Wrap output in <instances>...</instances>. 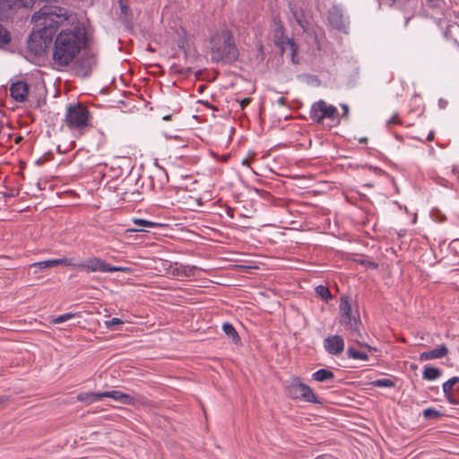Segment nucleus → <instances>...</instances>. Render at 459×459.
<instances>
[{
    "label": "nucleus",
    "instance_id": "1",
    "mask_svg": "<svg viewBox=\"0 0 459 459\" xmlns=\"http://www.w3.org/2000/svg\"><path fill=\"white\" fill-rule=\"evenodd\" d=\"M31 22L28 48L35 55L44 52L56 35L51 60L56 70L71 65L89 45L85 22L64 7L45 4L32 15Z\"/></svg>",
    "mask_w": 459,
    "mask_h": 459
},
{
    "label": "nucleus",
    "instance_id": "2",
    "mask_svg": "<svg viewBox=\"0 0 459 459\" xmlns=\"http://www.w3.org/2000/svg\"><path fill=\"white\" fill-rule=\"evenodd\" d=\"M211 58L213 62L231 63L237 60L238 50L233 35L227 29L215 32L210 39Z\"/></svg>",
    "mask_w": 459,
    "mask_h": 459
},
{
    "label": "nucleus",
    "instance_id": "3",
    "mask_svg": "<svg viewBox=\"0 0 459 459\" xmlns=\"http://www.w3.org/2000/svg\"><path fill=\"white\" fill-rule=\"evenodd\" d=\"M89 121L90 112L83 104H71L66 108L65 124L70 130L82 134L90 126Z\"/></svg>",
    "mask_w": 459,
    "mask_h": 459
},
{
    "label": "nucleus",
    "instance_id": "4",
    "mask_svg": "<svg viewBox=\"0 0 459 459\" xmlns=\"http://www.w3.org/2000/svg\"><path fill=\"white\" fill-rule=\"evenodd\" d=\"M287 392L289 396L292 399H300L313 403H318L312 389L307 385L302 383L300 378L298 377H291L290 382L287 386Z\"/></svg>",
    "mask_w": 459,
    "mask_h": 459
},
{
    "label": "nucleus",
    "instance_id": "5",
    "mask_svg": "<svg viewBox=\"0 0 459 459\" xmlns=\"http://www.w3.org/2000/svg\"><path fill=\"white\" fill-rule=\"evenodd\" d=\"M309 116L314 122L322 124L325 118L335 119L338 110L334 106L327 105L324 100H318L312 105Z\"/></svg>",
    "mask_w": 459,
    "mask_h": 459
},
{
    "label": "nucleus",
    "instance_id": "6",
    "mask_svg": "<svg viewBox=\"0 0 459 459\" xmlns=\"http://www.w3.org/2000/svg\"><path fill=\"white\" fill-rule=\"evenodd\" d=\"M70 266L87 273H108V270H110V264L99 257H91L80 264L72 262Z\"/></svg>",
    "mask_w": 459,
    "mask_h": 459
},
{
    "label": "nucleus",
    "instance_id": "7",
    "mask_svg": "<svg viewBox=\"0 0 459 459\" xmlns=\"http://www.w3.org/2000/svg\"><path fill=\"white\" fill-rule=\"evenodd\" d=\"M340 324L351 333L352 337H360V329L362 326L359 316L357 312L355 315H349L346 316H340Z\"/></svg>",
    "mask_w": 459,
    "mask_h": 459
},
{
    "label": "nucleus",
    "instance_id": "8",
    "mask_svg": "<svg viewBox=\"0 0 459 459\" xmlns=\"http://www.w3.org/2000/svg\"><path fill=\"white\" fill-rule=\"evenodd\" d=\"M324 348L330 355L338 356L344 351V339L339 334L330 335L324 340Z\"/></svg>",
    "mask_w": 459,
    "mask_h": 459
},
{
    "label": "nucleus",
    "instance_id": "9",
    "mask_svg": "<svg viewBox=\"0 0 459 459\" xmlns=\"http://www.w3.org/2000/svg\"><path fill=\"white\" fill-rule=\"evenodd\" d=\"M29 92L30 87L24 81H16L10 86V96L17 102H24Z\"/></svg>",
    "mask_w": 459,
    "mask_h": 459
},
{
    "label": "nucleus",
    "instance_id": "10",
    "mask_svg": "<svg viewBox=\"0 0 459 459\" xmlns=\"http://www.w3.org/2000/svg\"><path fill=\"white\" fill-rule=\"evenodd\" d=\"M102 398H111L122 404L134 405L135 398L128 394L122 393L120 391H108L101 393Z\"/></svg>",
    "mask_w": 459,
    "mask_h": 459
},
{
    "label": "nucleus",
    "instance_id": "11",
    "mask_svg": "<svg viewBox=\"0 0 459 459\" xmlns=\"http://www.w3.org/2000/svg\"><path fill=\"white\" fill-rule=\"evenodd\" d=\"M72 258L63 257L58 259H51V260H46L41 261L38 263H34L30 264L31 268L37 267L40 270H45L48 268H51L57 265H65V266H70L72 265Z\"/></svg>",
    "mask_w": 459,
    "mask_h": 459
},
{
    "label": "nucleus",
    "instance_id": "12",
    "mask_svg": "<svg viewBox=\"0 0 459 459\" xmlns=\"http://www.w3.org/2000/svg\"><path fill=\"white\" fill-rule=\"evenodd\" d=\"M448 349L446 345L442 344L434 350L429 351H424L420 355V361H426L430 359H441L447 355Z\"/></svg>",
    "mask_w": 459,
    "mask_h": 459
},
{
    "label": "nucleus",
    "instance_id": "13",
    "mask_svg": "<svg viewBox=\"0 0 459 459\" xmlns=\"http://www.w3.org/2000/svg\"><path fill=\"white\" fill-rule=\"evenodd\" d=\"M330 23L339 30H345L347 27L346 19L338 10H333L329 13Z\"/></svg>",
    "mask_w": 459,
    "mask_h": 459
},
{
    "label": "nucleus",
    "instance_id": "14",
    "mask_svg": "<svg viewBox=\"0 0 459 459\" xmlns=\"http://www.w3.org/2000/svg\"><path fill=\"white\" fill-rule=\"evenodd\" d=\"M102 399L101 393H80L76 396V400L78 402H82L86 403L87 405L91 404L95 402L100 401Z\"/></svg>",
    "mask_w": 459,
    "mask_h": 459
},
{
    "label": "nucleus",
    "instance_id": "15",
    "mask_svg": "<svg viewBox=\"0 0 459 459\" xmlns=\"http://www.w3.org/2000/svg\"><path fill=\"white\" fill-rule=\"evenodd\" d=\"M334 375L331 370L321 368L312 374V379L316 382H325L333 380Z\"/></svg>",
    "mask_w": 459,
    "mask_h": 459
},
{
    "label": "nucleus",
    "instance_id": "16",
    "mask_svg": "<svg viewBox=\"0 0 459 459\" xmlns=\"http://www.w3.org/2000/svg\"><path fill=\"white\" fill-rule=\"evenodd\" d=\"M340 316H346L349 315H355L352 312L351 303L350 298L342 297L340 300Z\"/></svg>",
    "mask_w": 459,
    "mask_h": 459
},
{
    "label": "nucleus",
    "instance_id": "17",
    "mask_svg": "<svg viewBox=\"0 0 459 459\" xmlns=\"http://www.w3.org/2000/svg\"><path fill=\"white\" fill-rule=\"evenodd\" d=\"M222 330L226 335L232 339L233 342L238 343L240 341V337L237 333L236 329L230 323H224L222 325Z\"/></svg>",
    "mask_w": 459,
    "mask_h": 459
},
{
    "label": "nucleus",
    "instance_id": "18",
    "mask_svg": "<svg viewBox=\"0 0 459 459\" xmlns=\"http://www.w3.org/2000/svg\"><path fill=\"white\" fill-rule=\"evenodd\" d=\"M442 372L439 368L434 367H425L422 377L426 380H435L441 376Z\"/></svg>",
    "mask_w": 459,
    "mask_h": 459
},
{
    "label": "nucleus",
    "instance_id": "19",
    "mask_svg": "<svg viewBox=\"0 0 459 459\" xmlns=\"http://www.w3.org/2000/svg\"><path fill=\"white\" fill-rule=\"evenodd\" d=\"M347 356L348 358L353 359H360V360H368V355L366 351H359L356 350L353 346H350L347 350Z\"/></svg>",
    "mask_w": 459,
    "mask_h": 459
},
{
    "label": "nucleus",
    "instance_id": "20",
    "mask_svg": "<svg viewBox=\"0 0 459 459\" xmlns=\"http://www.w3.org/2000/svg\"><path fill=\"white\" fill-rule=\"evenodd\" d=\"M281 49H282V52L288 53L289 55H290L292 57V61L294 62V56L297 52V46H296L294 40L288 39L286 40V42L282 43Z\"/></svg>",
    "mask_w": 459,
    "mask_h": 459
},
{
    "label": "nucleus",
    "instance_id": "21",
    "mask_svg": "<svg viewBox=\"0 0 459 459\" xmlns=\"http://www.w3.org/2000/svg\"><path fill=\"white\" fill-rule=\"evenodd\" d=\"M316 294L321 297L325 301H328L332 299V294L329 289L325 286L319 285L316 288Z\"/></svg>",
    "mask_w": 459,
    "mask_h": 459
},
{
    "label": "nucleus",
    "instance_id": "22",
    "mask_svg": "<svg viewBox=\"0 0 459 459\" xmlns=\"http://www.w3.org/2000/svg\"><path fill=\"white\" fill-rule=\"evenodd\" d=\"M422 415L424 417V419L426 420H431V419H438L442 416V413L436 410V409H433V408H428V409H425L423 411H422Z\"/></svg>",
    "mask_w": 459,
    "mask_h": 459
},
{
    "label": "nucleus",
    "instance_id": "23",
    "mask_svg": "<svg viewBox=\"0 0 459 459\" xmlns=\"http://www.w3.org/2000/svg\"><path fill=\"white\" fill-rule=\"evenodd\" d=\"M11 40V37L5 28L0 25V47L7 45Z\"/></svg>",
    "mask_w": 459,
    "mask_h": 459
},
{
    "label": "nucleus",
    "instance_id": "24",
    "mask_svg": "<svg viewBox=\"0 0 459 459\" xmlns=\"http://www.w3.org/2000/svg\"><path fill=\"white\" fill-rule=\"evenodd\" d=\"M74 316H75V315L73 313H65V314L60 315V316L53 318L51 320V323L55 324V325L62 324L64 322H66V321L74 318Z\"/></svg>",
    "mask_w": 459,
    "mask_h": 459
},
{
    "label": "nucleus",
    "instance_id": "25",
    "mask_svg": "<svg viewBox=\"0 0 459 459\" xmlns=\"http://www.w3.org/2000/svg\"><path fill=\"white\" fill-rule=\"evenodd\" d=\"M372 385L377 387H393L394 383L388 378H381L372 382Z\"/></svg>",
    "mask_w": 459,
    "mask_h": 459
},
{
    "label": "nucleus",
    "instance_id": "26",
    "mask_svg": "<svg viewBox=\"0 0 459 459\" xmlns=\"http://www.w3.org/2000/svg\"><path fill=\"white\" fill-rule=\"evenodd\" d=\"M134 223L139 227H143V228H155L158 226V223L152 222L151 221L143 220V219H135V220H134Z\"/></svg>",
    "mask_w": 459,
    "mask_h": 459
},
{
    "label": "nucleus",
    "instance_id": "27",
    "mask_svg": "<svg viewBox=\"0 0 459 459\" xmlns=\"http://www.w3.org/2000/svg\"><path fill=\"white\" fill-rule=\"evenodd\" d=\"M122 324H124V322L117 317H113L110 320L105 322L106 326L109 329H113L115 325Z\"/></svg>",
    "mask_w": 459,
    "mask_h": 459
},
{
    "label": "nucleus",
    "instance_id": "28",
    "mask_svg": "<svg viewBox=\"0 0 459 459\" xmlns=\"http://www.w3.org/2000/svg\"><path fill=\"white\" fill-rule=\"evenodd\" d=\"M401 124V120L397 114H394L387 122L386 127L391 129L394 125Z\"/></svg>",
    "mask_w": 459,
    "mask_h": 459
},
{
    "label": "nucleus",
    "instance_id": "29",
    "mask_svg": "<svg viewBox=\"0 0 459 459\" xmlns=\"http://www.w3.org/2000/svg\"><path fill=\"white\" fill-rule=\"evenodd\" d=\"M359 264L364 265L366 268L377 269L378 267V264L369 260H360Z\"/></svg>",
    "mask_w": 459,
    "mask_h": 459
},
{
    "label": "nucleus",
    "instance_id": "30",
    "mask_svg": "<svg viewBox=\"0 0 459 459\" xmlns=\"http://www.w3.org/2000/svg\"><path fill=\"white\" fill-rule=\"evenodd\" d=\"M114 272L130 273L131 269L128 267L113 266L110 264V270H108V273H114Z\"/></svg>",
    "mask_w": 459,
    "mask_h": 459
},
{
    "label": "nucleus",
    "instance_id": "31",
    "mask_svg": "<svg viewBox=\"0 0 459 459\" xmlns=\"http://www.w3.org/2000/svg\"><path fill=\"white\" fill-rule=\"evenodd\" d=\"M447 33L450 35H457L459 36V25L457 24H451L447 28Z\"/></svg>",
    "mask_w": 459,
    "mask_h": 459
},
{
    "label": "nucleus",
    "instance_id": "32",
    "mask_svg": "<svg viewBox=\"0 0 459 459\" xmlns=\"http://www.w3.org/2000/svg\"><path fill=\"white\" fill-rule=\"evenodd\" d=\"M354 342L361 348H364L365 350H367L368 351L371 352V351H376V348H373L371 347L370 345H368V343L364 342H360L359 341L358 339H354Z\"/></svg>",
    "mask_w": 459,
    "mask_h": 459
},
{
    "label": "nucleus",
    "instance_id": "33",
    "mask_svg": "<svg viewBox=\"0 0 459 459\" xmlns=\"http://www.w3.org/2000/svg\"><path fill=\"white\" fill-rule=\"evenodd\" d=\"M454 385L447 380L443 384V392L446 394L452 393Z\"/></svg>",
    "mask_w": 459,
    "mask_h": 459
},
{
    "label": "nucleus",
    "instance_id": "34",
    "mask_svg": "<svg viewBox=\"0 0 459 459\" xmlns=\"http://www.w3.org/2000/svg\"><path fill=\"white\" fill-rule=\"evenodd\" d=\"M120 8H121V12L123 14H125V15L129 14L130 8L126 4H125L122 0H120Z\"/></svg>",
    "mask_w": 459,
    "mask_h": 459
},
{
    "label": "nucleus",
    "instance_id": "35",
    "mask_svg": "<svg viewBox=\"0 0 459 459\" xmlns=\"http://www.w3.org/2000/svg\"><path fill=\"white\" fill-rule=\"evenodd\" d=\"M251 102V98H245L239 102L241 109H244Z\"/></svg>",
    "mask_w": 459,
    "mask_h": 459
},
{
    "label": "nucleus",
    "instance_id": "36",
    "mask_svg": "<svg viewBox=\"0 0 459 459\" xmlns=\"http://www.w3.org/2000/svg\"><path fill=\"white\" fill-rule=\"evenodd\" d=\"M446 400L448 401L449 403H452V404H455L457 403L455 399L454 398L452 393L448 394H446L445 395Z\"/></svg>",
    "mask_w": 459,
    "mask_h": 459
},
{
    "label": "nucleus",
    "instance_id": "37",
    "mask_svg": "<svg viewBox=\"0 0 459 459\" xmlns=\"http://www.w3.org/2000/svg\"><path fill=\"white\" fill-rule=\"evenodd\" d=\"M342 110H343L342 117H348V114H349V107H348V105H346V104H342Z\"/></svg>",
    "mask_w": 459,
    "mask_h": 459
},
{
    "label": "nucleus",
    "instance_id": "38",
    "mask_svg": "<svg viewBox=\"0 0 459 459\" xmlns=\"http://www.w3.org/2000/svg\"><path fill=\"white\" fill-rule=\"evenodd\" d=\"M286 99L284 97H280L278 100H277V104L280 105V106H285L286 105Z\"/></svg>",
    "mask_w": 459,
    "mask_h": 459
},
{
    "label": "nucleus",
    "instance_id": "39",
    "mask_svg": "<svg viewBox=\"0 0 459 459\" xmlns=\"http://www.w3.org/2000/svg\"><path fill=\"white\" fill-rule=\"evenodd\" d=\"M449 382L455 386L456 384L459 383V377H454L449 379Z\"/></svg>",
    "mask_w": 459,
    "mask_h": 459
},
{
    "label": "nucleus",
    "instance_id": "40",
    "mask_svg": "<svg viewBox=\"0 0 459 459\" xmlns=\"http://www.w3.org/2000/svg\"><path fill=\"white\" fill-rule=\"evenodd\" d=\"M434 137H435V133H434V131H431L429 133V134L427 136V141L431 142L434 140Z\"/></svg>",
    "mask_w": 459,
    "mask_h": 459
},
{
    "label": "nucleus",
    "instance_id": "41",
    "mask_svg": "<svg viewBox=\"0 0 459 459\" xmlns=\"http://www.w3.org/2000/svg\"><path fill=\"white\" fill-rule=\"evenodd\" d=\"M6 401L7 400L4 397H0V410L4 408Z\"/></svg>",
    "mask_w": 459,
    "mask_h": 459
},
{
    "label": "nucleus",
    "instance_id": "42",
    "mask_svg": "<svg viewBox=\"0 0 459 459\" xmlns=\"http://www.w3.org/2000/svg\"><path fill=\"white\" fill-rule=\"evenodd\" d=\"M438 1H439V0H427V2H428L429 4H432L433 6L437 5V2H438Z\"/></svg>",
    "mask_w": 459,
    "mask_h": 459
},
{
    "label": "nucleus",
    "instance_id": "43",
    "mask_svg": "<svg viewBox=\"0 0 459 459\" xmlns=\"http://www.w3.org/2000/svg\"><path fill=\"white\" fill-rule=\"evenodd\" d=\"M439 105H440L441 108H445L446 105V101H444V100H439Z\"/></svg>",
    "mask_w": 459,
    "mask_h": 459
},
{
    "label": "nucleus",
    "instance_id": "44",
    "mask_svg": "<svg viewBox=\"0 0 459 459\" xmlns=\"http://www.w3.org/2000/svg\"><path fill=\"white\" fill-rule=\"evenodd\" d=\"M243 165L249 166V161L247 160H243Z\"/></svg>",
    "mask_w": 459,
    "mask_h": 459
},
{
    "label": "nucleus",
    "instance_id": "45",
    "mask_svg": "<svg viewBox=\"0 0 459 459\" xmlns=\"http://www.w3.org/2000/svg\"><path fill=\"white\" fill-rule=\"evenodd\" d=\"M170 117H171V116H165V117H163V119H164V120H169V119H170Z\"/></svg>",
    "mask_w": 459,
    "mask_h": 459
},
{
    "label": "nucleus",
    "instance_id": "46",
    "mask_svg": "<svg viewBox=\"0 0 459 459\" xmlns=\"http://www.w3.org/2000/svg\"><path fill=\"white\" fill-rule=\"evenodd\" d=\"M131 231H141L142 230L141 229H134V230H130Z\"/></svg>",
    "mask_w": 459,
    "mask_h": 459
},
{
    "label": "nucleus",
    "instance_id": "47",
    "mask_svg": "<svg viewBox=\"0 0 459 459\" xmlns=\"http://www.w3.org/2000/svg\"><path fill=\"white\" fill-rule=\"evenodd\" d=\"M359 142H360V143H366V142H367V139H366V138H362Z\"/></svg>",
    "mask_w": 459,
    "mask_h": 459
},
{
    "label": "nucleus",
    "instance_id": "48",
    "mask_svg": "<svg viewBox=\"0 0 459 459\" xmlns=\"http://www.w3.org/2000/svg\"><path fill=\"white\" fill-rule=\"evenodd\" d=\"M452 172H453L454 174H456V172H455V169H452Z\"/></svg>",
    "mask_w": 459,
    "mask_h": 459
}]
</instances>
